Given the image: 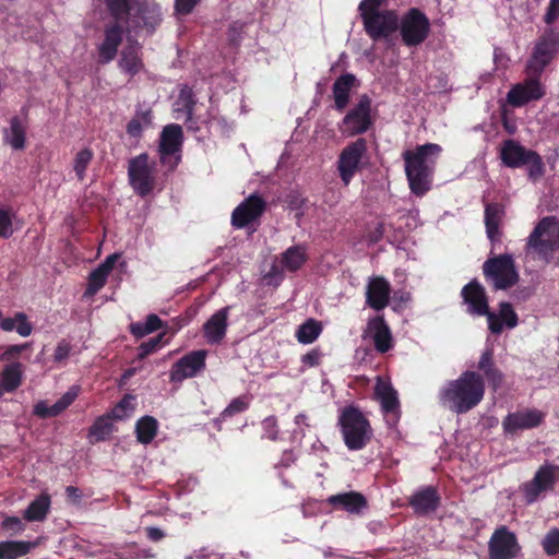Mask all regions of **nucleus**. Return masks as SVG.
Returning <instances> with one entry per match:
<instances>
[{
  "mask_svg": "<svg viewBox=\"0 0 559 559\" xmlns=\"http://www.w3.org/2000/svg\"><path fill=\"white\" fill-rule=\"evenodd\" d=\"M70 350H71V346L69 343H67L64 341L58 343V345L55 349L53 360L57 362L63 361L64 359L68 358Z\"/></svg>",
  "mask_w": 559,
  "mask_h": 559,
  "instance_id": "052dcab7",
  "label": "nucleus"
},
{
  "mask_svg": "<svg viewBox=\"0 0 559 559\" xmlns=\"http://www.w3.org/2000/svg\"><path fill=\"white\" fill-rule=\"evenodd\" d=\"M483 269L485 276L492 282L496 289H506L519 281L512 255L502 254L489 259L484 263Z\"/></svg>",
  "mask_w": 559,
  "mask_h": 559,
  "instance_id": "1a4fd4ad",
  "label": "nucleus"
},
{
  "mask_svg": "<svg viewBox=\"0 0 559 559\" xmlns=\"http://www.w3.org/2000/svg\"><path fill=\"white\" fill-rule=\"evenodd\" d=\"M248 408V402L243 397L234 399L230 404L222 412V417H231Z\"/></svg>",
  "mask_w": 559,
  "mask_h": 559,
  "instance_id": "864d4df0",
  "label": "nucleus"
},
{
  "mask_svg": "<svg viewBox=\"0 0 559 559\" xmlns=\"http://www.w3.org/2000/svg\"><path fill=\"white\" fill-rule=\"evenodd\" d=\"M495 367L492 361V350L486 349L478 361V369L486 374L489 370H491Z\"/></svg>",
  "mask_w": 559,
  "mask_h": 559,
  "instance_id": "13d9d810",
  "label": "nucleus"
},
{
  "mask_svg": "<svg viewBox=\"0 0 559 559\" xmlns=\"http://www.w3.org/2000/svg\"><path fill=\"white\" fill-rule=\"evenodd\" d=\"M441 151L439 144L427 143L403 153L409 189L416 195L421 197L430 190L432 174Z\"/></svg>",
  "mask_w": 559,
  "mask_h": 559,
  "instance_id": "f03ea898",
  "label": "nucleus"
},
{
  "mask_svg": "<svg viewBox=\"0 0 559 559\" xmlns=\"http://www.w3.org/2000/svg\"><path fill=\"white\" fill-rule=\"evenodd\" d=\"M559 17V0H550L544 20L547 24H551Z\"/></svg>",
  "mask_w": 559,
  "mask_h": 559,
  "instance_id": "0e129e2a",
  "label": "nucleus"
},
{
  "mask_svg": "<svg viewBox=\"0 0 559 559\" xmlns=\"http://www.w3.org/2000/svg\"><path fill=\"white\" fill-rule=\"evenodd\" d=\"M521 547L514 533L506 526L497 528L488 543L490 559H514L519 555Z\"/></svg>",
  "mask_w": 559,
  "mask_h": 559,
  "instance_id": "2eb2a0df",
  "label": "nucleus"
},
{
  "mask_svg": "<svg viewBox=\"0 0 559 559\" xmlns=\"http://www.w3.org/2000/svg\"><path fill=\"white\" fill-rule=\"evenodd\" d=\"M467 311L473 316H486L488 328L493 334L502 331V325L493 312L489 311L488 300L484 287L476 281L465 285L461 292Z\"/></svg>",
  "mask_w": 559,
  "mask_h": 559,
  "instance_id": "0eeeda50",
  "label": "nucleus"
},
{
  "mask_svg": "<svg viewBox=\"0 0 559 559\" xmlns=\"http://www.w3.org/2000/svg\"><path fill=\"white\" fill-rule=\"evenodd\" d=\"M384 0H362L359 4V12L362 20H366V17L371 16L372 14H377L380 11V8L382 7Z\"/></svg>",
  "mask_w": 559,
  "mask_h": 559,
  "instance_id": "603ef678",
  "label": "nucleus"
},
{
  "mask_svg": "<svg viewBox=\"0 0 559 559\" xmlns=\"http://www.w3.org/2000/svg\"><path fill=\"white\" fill-rule=\"evenodd\" d=\"M264 210L265 201L258 194H251L234 210L231 224L236 228H243L258 219Z\"/></svg>",
  "mask_w": 559,
  "mask_h": 559,
  "instance_id": "aec40b11",
  "label": "nucleus"
},
{
  "mask_svg": "<svg viewBox=\"0 0 559 559\" xmlns=\"http://www.w3.org/2000/svg\"><path fill=\"white\" fill-rule=\"evenodd\" d=\"M355 76L346 73L341 75L333 84V97L335 107L338 110H343L349 100V92L354 85Z\"/></svg>",
  "mask_w": 559,
  "mask_h": 559,
  "instance_id": "72a5a7b5",
  "label": "nucleus"
},
{
  "mask_svg": "<svg viewBox=\"0 0 559 559\" xmlns=\"http://www.w3.org/2000/svg\"><path fill=\"white\" fill-rule=\"evenodd\" d=\"M503 215L502 207L497 204H488L485 209V224L487 236L491 241L499 240V224Z\"/></svg>",
  "mask_w": 559,
  "mask_h": 559,
  "instance_id": "c9c22d12",
  "label": "nucleus"
},
{
  "mask_svg": "<svg viewBox=\"0 0 559 559\" xmlns=\"http://www.w3.org/2000/svg\"><path fill=\"white\" fill-rule=\"evenodd\" d=\"M122 23L123 21L114 20L106 24L104 28V39L97 47L100 63H109L116 58L118 47L122 43L123 33L126 31Z\"/></svg>",
  "mask_w": 559,
  "mask_h": 559,
  "instance_id": "f3484780",
  "label": "nucleus"
},
{
  "mask_svg": "<svg viewBox=\"0 0 559 559\" xmlns=\"http://www.w3.org/2000/svg\"><path fill=\"white\" fill-rule=\"evenodd\" d=\"M329 503L336 509L345 510L349 513H359L367 507L366 498L355 491L333 495L328 499Z\"/></svg>",
  "mask_w": 559,
  "mask_h": 559,
  "instance_id": "7c9ffc66",
  "label": "nucleus"
},
{
  "mask_svg": "<svg viewBox=\"0 0 559 559\" xmlns=\"http://www.w3.org/2000/svg\"><path fill=\"white\" fill-rule=\"evenodd\" d=\"M158 424L152 416H144L136 421L135 432L138 441L147 444L157 433Z\"/></svg>",
  "mask_w": 559,
  "mask_h": 559,
  "instance_id": "a19ab883",
  "label": "nucleus"
},
{
  "mask_svg": "<svg viewBox=\"0 0 559 559\" xmlns=\"http://www.w3.org/2000/svg\"><path fill=\"white\" fill-rule=\"evenodd\" d=\"M366 334L372 338L378 352L386 353L392 347L391 332L382 317L369 320Z\"/></svg>",
  "mask_w": 559,
  "mask_h": 559,
  "instance_id": "c85d7f7f",
  "label": "nucleus"
},
{
  "mask_svg": "<svg viewBox=\"0 0 559 559\" xmlns=\"http://www.w3.org/2000/svg\"><path fill=\"white\" fill-rule=\"evenodd\" d=\"M27 347L26 344L24 345H11L9 346L0 356L1 360L10 361L13 358L17 357L23 349Z\"/></svg>",
  "mask_w": 559,
  "mask_h": 559,
  "instance_id": "e2e57ef3",
  "label": "nucleus"
},
{
  "mask_svg": "<svg viewBox=\"0 0 559 559\" xmlns=\"http://www.w3.org/2000/svg\"><path fill=\"white\" fill-rule=\"evenodd\" d=\"M93 156V151L90 148H83L76 153L73 162V169L79 180L84 179L85 170L92 162Z\"/></svg>",
  "mask_w": 559,
  "mask_h": 559,
  "instance_id": "a18cd8bd",
  "label": "nucleus"
},
{
  "mask_svg": "<svg viewBox=\"0 0 559 559\" xmlns=\"http://www.w3.org/2000/svg\"><path fill=\"white\" fill-rule=\"evenodd\" d=\"M370 109V98L362 95L358 104L344 117L341 131L347 136L365 133L371 124Z\"/></svg>",
  "mask_w": 559,
  "mask_h": 559,
  "instance_id": "4468645a",
  "label": "nucleus"
},
{
  "mask_svg": "<svg viewBox=\"0 0 559 559\" xmlns=\"http://www.w3.org/2000/svg\"><path fill=\"white\" fill-rule=\"evenodd\" d=\"M79 386H71L55 404L48 405L45 401L38 402L34 406V414L39 418H50L64 412L78 397Z\"/></svg>",
  "mask_w": 559,
  "mask_h": 559,
  "instance_id": "393cba45",
  "label": "nucleus"
},
{
  "mask_svg": "<svg viewBox=\"0 0 559 559\" xmlns=\"http://www.w3.org/2000/svg\"><path fill=\"white\" fill-rule=\"evenodd\" d=\"M13 233L11 217L8 211L0 207V237L8 238Z\"/></svg>",
  "mask_w": 559,
  "mask_h": 559,
  "instance_id": "4d7b16f0",
  "label": "nucleus"
},
{
  "mask_svg": "<svg viewBox=\"0 0 559 559\" xmlns=\"http://www.w3.org/2000/svg\"><path fill=\"white\" fill-rule=\"evenodd\" d=\"M205 350H193L179 359L170 370V381L181 382L187 378L194 377L205 367Z\"/></svg>",
  "mask_w": 559,
  "mask_h": 559,
  "instance_id": "a211bd4d",
  "label": "nucleus"
},
{
  "mask_svg": "<svg viewBox=\"0 0 559 559\" xmlns=\"http://www.w3.org/2000/svg\"><path fill=\"white\" fill-rule=\"evenodd\" d=\"M262 428L264 431V437L269 438L270 440L277 439L278 426H277V419L274 416L266 417L262 421Z\"/></svg>",
  "mask_w": 559,
  "mask_h": 559,
  "instance_id": "6e6d98bb",
  "label": "nucleus"
},
{
  "mask_svg": "<svg viewBox=\"0 0 559 559\" xmlns=\"http://www.w3.org/2000/svg\"><path fill=\"white\" fill-rule=\"evenodd\" d=\"M545 95V88L535 78H528L523 83L515 84L507 95L513 107H521L530 102L538 100Z\"/></svg>",
  "mask_w": 559,
  "mask_h": 559,
  "instance_id": "412c9836",
  "label": "nucleus"
},
{
  "mask_svg": "<svg viewBox=\"0 0 559 559\" xmlns=\"http://www.w3.org/2000/svg\"><path fill=\"white\" fill-rule=\"evenodd\" d=\"M128 176L133 190L141 197L154 189V166L150 164L147 154H140L129 162Z\"/></svg>",
  "mask_w": 559,
  "mask_h": 559,
  "instance_id": "9d476101",
  "label": "nucleus"
},
{
  "mask_svg": "<svg viewBox=\"0 0 559 559\" xmlns=\"http://www.w3.org/2000/svg\"><path fill=\"white\" fill-rule=\"evenodd\" d=\"M183 132L179 124L171 123L166 126L159 138V157L163 164H168L170 169H174L180 157L177 155L182 145Z\"/></svg>",
  "mask_w": 559,
  "mask_h": 559,
  "instance_id": "ddd939ff",
  "label": "nucleus"
},
{
  "mask_svg": "<svg viewBox=\"0 0 559 559\" xmlns=\"http://www.w3.org/2000/svg\"><path fill=\"white\" fill-rule=\"evenodd\" d=\"M525 165H528V178L533 181H536L544 175V164L540 156L536 152L533 151Z\"/></svg>",
  "mask_w": 559,
  "mask_h": 559,
  "instance_id": "8fccbe9b",
  "label": "nucleus"
},
{
  "mask_svg": "<svg viewBox=\"0 0 559 559\" xmlns=\"http://www.w3.org/2000/svg\"><path fill=\"white\" fill-rule=\"evenodd\" d=\"M105 3L115 20L123 21L129 11L131 0H105Z\"/></svg>",
  "mask_w": 559,
  "mask_h": 559,
  "instance_id": "09e8293b",
  "label": "nucleus"
},
{
  "mask_svg": "<svg viewBox=\"0 0 559 559\" xmlns=\"http://www.w3.org/2000/svg\"><path fill=\"white\" fill-rule=\"evenodd\" d=\"M162 20V9L155 0H131L123 23L126 32L131 36L132 33L138 34L141 29L152 34Z\"/></svg>",
  "mask_w": 559,
  "mask_h": 559,
  "instance_id": "39448f33",
  "label": "nucleus"
},
{
  "mask_svg": "<svg viewBox=\"0 0 559 559\" xmlns=\"http://www.w3.org/2000/svg\"><path fill=\"white\" fill-rule=\"evenodd\" d=\"M50 499L47 495L36 498L25 510L24 518L27 521H41L46 518L49 510Z\"/></svg>",
  "mask_w": 559,
  "mask_h": 559,
  "instance_id": "37998d69",
  "label": "nucleus"
},
{
  "mask_svg": "<svg viewBox=\"0 0 559 559\" xmlns=\"http://www.w3.org/2000/svg\"><path fill=\"white\" fill-rule=\"evenodd\" d=\"M0 328L5 332L15 330L23 337L31 335L33 331L32 324L23 312H16L13 317L2 318Z\"/></svg>",
  "mask_w": 559,
  "mask_h": 559,
  "instance_id": "e433bc0d",
  "label": "nucleus"
},
{
  "mask_svg": "<svg viewBox=\"0 0 559 559\" xmlns=\"http://www.w3.org/2000/svg\"><path fill=\"white\" fill-rule=\"evenodd\" d=\"M110 414L98 417L88 430V439L91 443H97L106 440L114 430Z\"/></svg>",
  "mask_w": 559,
  "mask_h": 559,
  "instance_id": "58836bf2",
  "label": "nucleus"
},
{
  "mask_svg": "<svg viewBox=\"0 0 559 559\" xmlns=\"http://www.w3.org/2000/svg\"><path fill=\"white\" fill-rule=\"evenodd\" d=\"M321 332V322L314 319H308L297 329L296 338L301 344H311L319 337Z\"/></svg>",
  "mask_w": 559,
  "mask_h": 559,
  "instance_id": "79ce46f5",
  "label": "nucleus"
},
{
  "mask_svg": "<svg viewBox=\"0 0 559 559\" xmlns=\"http://www.w3.org/2000/svg\"><path fill=\"white\" fill-rule=\"evenodd\" d=\"M230 307H224L213 313L203 325V334L206 343L216 345L223 342L228 326Z\"/></svg>",
  "mask_w": 559,
  "mask_h": 559,
  "instance_id": "b1692460",
  "label": "nucleus"
},
{
  "mask_svg": "<svg viewBox=\"0 0 559 559\" xmlns=\"http://www.w3.org/2000/svg\"><path fill=\"white\" fill-rule=\"evenodd\" d=\"M135 408V397L126 395L111 411L110 416L115 419L129 417Z\"/></svg>",
  "mask_w": 559,
  "mask_h": 559,
  "instance_id": "49530a36",
  "label": "nucleus"
},
{
  "mask_svg": "<svg viewBox=\"0 0 559 559\" xmlns=\"http://www.w3.org/2000/svg\"><path fill=\"white\" fill-rule=\"evenodd\" d=\"M525 258L549 263L559 259V219L542 218L530 234L525 245Z\"/></svg>",
  "mask_w": 559,
  "mask_h": 559,
  "instance_id": "7ed1b4c3",
  "label": "nucleus"
},
{
  "mask_svg": "<svg viewBox=\"0 0 559 559\" xmlns=\"http://www.w3.org/2000/svg\"><path fill=\"white\" fill-rule=\"evenodd\" d=\"M397 29L404 45L419 46L430 33V22L420 10L413 8L399 19Z\"/></svg>",
  "mask_w": 559,
  "mask_h": 559,
  "instance_id": "423d86ee",
  "label": "nucleus"
},
{
  "mask_svg": "<svg viewBox=\"0 0 559 559\" xmlns=\"http://www.w3.org/2000/svg\"><path fill=\"white\" fill-rule=\"evenodd\" d=\"M338 425L344 442L352 451L365 448L372 437L369 420L354 406H347L342 409L338 417Z\"/></svg>",
  "mask_w": 559,
  "mask_h": 559,
  "instance_id": "20e7f679",
  "label": "nucleus"
},
{
  "mask_svg": "<svg viewBox=\"0 0 559 559\" xmlns=\"http://www.w3.org/2000/svg\"><path fill=\"white\" fill-rule=\"evenodd\" d=\"M440 497L437 490L429 486L416 491L409 499V504L416 513L427 514L437 510Z\"/></svg>",
  "mask_w": 559,
  "mask_h": 559,
  "instance_id": "c756f323",
  "label": "nucleus"
},
{
  "mask_svg": "<svg viewBox=\"0 0 559 559\" xmlns=\"http://www.w3.org/2000/svg\"><path fill=\"white\" fill-rule=\"evenodd\" d=\"M545 418V414L538 409L525 408L510 413L502 420L504 432L513 435L519 430L538 427Z\"/></svg>",
  "mask_w": 559,
  "mask_h": 559,
  "instance_id": "6ab92c4d",
  "label": "nucleus"
},
{
  "mask_svg": "<svg viewBox=\"0 0 559 559\" xmlns=\"http://www.w3.org/2000/svg\"><path fill=\"white\" fill-rule=\"evenodd\" d=\"M200 0H175V10L178 14H189Z\"/></svg>",
  "mask_w": 559,
  "mask_h": 559,
  "instance_id": "bf43d9fd",
  "label": "nucleus"
},
{
  "mask_svg": "<svg viewBox=\"0 0 559 559\" xmlns=\"http://www.w3.org/2000/svg\"><path fill=\"white\" fill-rule=\"evenodd\" d=\"M67 498L72 503H79L82 498V493L79 488L73 486H68L66 488Z\"/></svg>",
  "mask_w": 559,
  "mask_h": 559,
  "instance_id": "774afa93",
  "label": "nucleus"
},
{
  "mask_svg": "<svg viewBox=\"0 0 559 559\" xmlns=\"http://www.w3.org/2000/svg\"><path fill=\"white\" fill-rule=\"evenodd\" d=\"M496 317L502 326L504 323L507 328L513 329L518 324V316L513 311L512 306L508 302L500 304L499 313L496 314Z\"/></svg>",
  "mask_w": 559,
  "mask_h": 559,
  "instance_id": "de8ad7c7",
  "label": "nucleus"
},
{
  "mask_svg": "<svg viewBox=\"0 0 559 559\" xmlns=\"http://www.w3.org/2000/svg\"><path fill=\"white\" fill-rule=\"evenodd\" d=\"M559 480V466L546 463L542 465L532 480L522 486L527 503H533L544 491L551 490Z\"/></svg>",
  "mask_w": 559,
  "mask_h": 559,
  "instance_id": "f8f14e48",
  "label": "nucleus"
},
{
  "mask_svg": "<svg viewBox=\"0 0 559 559\" xmlns=\"http://www.w3.org/2000/svg\"><path fill=\"white\" fill-rule=\"evenodd\" d=\"M391 285L382 276L370 277L366 287V302L376 311L384 309L389 305Z\"/></svg>",
  "mask_w": 559,
  "mask_h": 559,
  "instance_id": "5701e85b",
  "label": "nucleus"
},
{
  "mask_svg": "<svg viewBox=\"0 0 559 559\" xmlns=\"http://www.w3.org/2000/svg\"><path fill=\"white\" fill-rule=\"evenodd\" d=\"M485 377L495 390L502 384L503 376L496 367L489 370Z\"/></svg>",
  "mask_w": 559,
  "mask_h": 559,
  "instance_id": "69168bd1",
  "label": "nucleus"
},
{
  "mask_svg": "<svg viewBox=\"0 0 559 559\" xmlns=\"http://www.w3.org/2000/svg\"><path fill=\"white\" fill-rule=\"evenodd\" d=\"M79 386H71L55 404L48 405L45 401L38 402L34 406V414L39 418H50L64 412L78 397Z\"/></svg>",
  "mask_w": 559,
  "mask_h": 559,
  "instance_id": "a878e982",
  "label": "nucleus"
},
{
  "mask_svg": "<svg viewBox=\"0 0 559 559\" xmlns=\"http://www.w3.org/2000/svg\"><path fill=\"white\" fill-rule=\"evenodd\" d=\"M164 336V333L150 338L147 342L142 343L138 348V357L140 359L145 358L151 353L155 352L156 348L159 346V343Z\"/></svg>",
  "mask_w": 559,
  "mask_h": 559,
  "instance_id": "5fc2aeb1",
  "label": "nucleus"
},
{
  "mask_svg": "<svg viewBox=\"0 0 559 559\" xmlns=\"http://www.w3.org/2000/svg\"><path fill=\"white\" fill-rule=\"evenodd\" d=\"M485 394V382L475 371H465L447 382L439 392L440 403L448 409L464 414L476 407Z\"/></svg>",
  "mask_w": 559,
  "mask_h": 559,
  "instance_id": "f257e3e1",
  "label": "nucleus"
},
{
  "mask_svg": "<svg viewBox=\"0 0 559 559\" xmlns=\"http://www.w3.org/2000/svg\"><path fill=\"white\" fill-rule=\"evenodd\" d=\"M2 526L7 530L12 531L14 534H17V533H21L22 531H24L23 522L21 521L20 518H16V516L7 518L3 521Z\"/></svg>",
  "mask_w": 559,
  "mask_h": 559,
  "instance_id": "680f3d73",
  "label": "nucleus"
},
{
  "mask_svg": "<svg viewBox=\"0 0 559 559\" xmlns=\"http://www.w3.org/2000/svg\"><path fill=\"white\" fill-rule=\"evenodd\" d=\"M152 123V111L150 109L138 111L135 116L129 121L127 132L129 135L138 138L141 135L144 127Z\"/></svg>",
  "mask_w": 559,
  "mask_h": 559,
  "instance_id": "c03bdc74",
  "label": "nucleus"
},
{
  "mask_svg": "<svg viewBox=\"0 0 559 559\" xmlns=\"http://www.w3.org/2000/svg\"><path fill=\"white\" fill-rule=\"evenodd\" d=\"M146 326V331L150 333L162 328V320L156 314L147 316L145 322H143Z\"/></svg>",
  "mask_w": 559,
  "mask_h": 559,
  "instance_id": "338daca9",
  "label": "nucleus"
},
{
  "mask_svg": "<svg viewBox=\"0 0 559 559\" xmlns=\"http://www.w3.org/2000/svg\"><path fill=\"white\" fill-rule=\"evenodd\" d=\"M35 544L23 540H9L0 543V559H17L31 551Z\"/></svg>",
  "mask_w": 559,
  "mask_h": 559,
  "instance_id": "4c0bfd02",
  "label": "nucleus"
},
{
  "mask_svg": "<svg viewBox=\"0 0 559 559\" xmlns=\"http://www.w3.org/2000/svg\"><path fill=\"white\" fill-rule=\"evenodd\" d=\"M307 260L306 248L304 246H293L282 253V271L296 272Z\"/></svg>",
  "mask_w": 559,
  "mask_h": 559,
  "instance_id": "f704fd0d",
  "label": "nucleus"
},
{
  "mask_svg": "<svg viewBox=\"0 0 559 559\" xmlns=\"http://www.w3.org/2000/svg\"><path fill=\"white\" fill-rule=\"evenodd\" d=\"M118 66L122 72L130 76H134L143 69L141 58V46L138 41L128 37V45L123 48L118 61Z\"/></svg>",
  "mask_w": 559,
  "mask_h": 559,
  "instance_id": "bb28decb",
  "label": "nucleus"
},
{
  "mask_svg": "<svg viewBox=\"0 0 559 559\" xmlns=\"http://www.w3.org/2000/svg\"><path fill=\"white\" fill-rule=\"evenodd\" d=\"M543 548L547 555L559 554V530H550L543 539Z\"/></svg>",
  "mask_w": 559,
  "mask_h": 559,
  "instance_id": "3c124183",
  "label": "nucleus"
},
{
  "mask_svg": "<svg viewBox=\"0 0 559 559\" xmlns=\"http://www.w3.org/2000/svg\"><path fill=\"white\" fill-rule=\"evenodd\" d=\"M364 26L367 34L378 40L382 37H389L399 27V16L395 11L383 10L377 14L366 17Z\"/></svg>",
  "mask_w": 559,
  "mask_h": 559,
  "instance_id": "dca6fc26",
  "label": "nucleus"
},
{
  "mask_svg": "<svg viewBox=\"0 0 559 559\" xmlns=\"http://www.w3.org/2000/svg\"><path fill=\"white\" fill-rule=\"evenodd\" d=\"M533 151L527 150L513 140H506L500 148L502 163L510 168L522 167L527 163Z\"/></svg>",
  "mask_w": 559,
  "mask_h": 559,
  "instance_id": "cd10ccee",
  "label": "nucleus"
},
{
  "mask_svg": "<svg viewBox=\"0 0 559 559\" xmlns=\"http://www.w3.org/2000/svg\"><path fill=\"white\" fill-rule=\"evenodd\" d=\"M374 395L381 404L382 412L390 425H394L400 416V403L397 392L389 381L378 379L374 386Z\"/></svg>",
  "mask_w": 559,
  "mask_h": 559,
  "instance_id": "4be33fe9",
  "label": "nucleus"
},
{
  "mask_svg": "<svg viewBox=\"0 0 559 559\" xmlns=\"http://www.w3.org/2000/svg\"><path fill=\"white\" fill-rule=\"evenodd\" d=\"M367 153V142L359 138L346 145L337 160V170L345 186H348L354 175L359 170L361 160Z\"/></svg>",
  "mask_w": 559,
  "mask_h": 559,
  "instance_id": "9b49d317",
  "label": "nucleus"
},
{
  "mask_svg": "<svg viewBox=\"0 0 559 559\" xmlns=\"http://www.w3.org/2000/svg\"><path fill=\"white\" fill-rule=\"evenodd\" d=\"M559 51V29L549 27L536 43L527 63L530 74H540Z\"/></svg>",
  "mask_w": 559,
  "mask_h": 559,
  "instance_id": "6e6552de",
  "label": "nucleus"
},
{
  "mask_svg": "<svg viewBox=\"0 0 559 559\" xmlns=\"http://www.w3.org/2000/svg\"><path fill=\"white\" fill-rule=\"evenodd\" d=\"M22 365L11 364L7 366L1 374L0 385L7 392L16 390L22 383Z\"/></svg>",
  "mask_w": 559,
  "mask_h": 559,
  "instance_id": "ea45409f",
  "label": "nucleus"
},
{
  "mask_svg": "<svg viewBox=\"0 0 559 559\" xmlns=\"http://www.w3.org/2000/svg\"><path fill=\"white\" fill-rule=\"evenodd\" d=\"M26 123L19 117L10 119L9 128L3 131V140L13 150H23L26 139Z\"/></svg>",
  "mask_w": 559,
  "mask_h": 559,
  "instance_id": "473e14b6",
  "label": "nucleus"
},
{
  "mask_svg": "<svg viewBox=\"0 0 559 559\" xmlns=\"http://www.w3.org/2000/svg\"><path fill=\"white\" fill-rule=\"evenodd\" d=\"M119 255L117 253L108 255L105 261L95 269L88 278V286L85 294L93 296L106 284L109 273L112 271Z\"/></svg>",
  "mask_w": 559,
  "mask_h": 559,
  "instance_id": "2f4dec72",
  "label": "nucleus"
}]
</instances>
